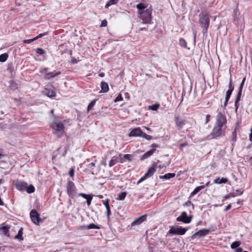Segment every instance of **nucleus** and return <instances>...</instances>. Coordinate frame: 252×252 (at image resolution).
Returning a JSON list of instances; mask_svg holds the SVG:
<instances>
[{"instance_id": "nucleus-54", "label": "nucleus", "mask_w": 252, "mask_h": 252, "mask_svg": "<svg viewBox=\"0 0 252 252\" xmlns=\"http://www.w3.org/2000/svg\"><path fill=\"white\" fill-rule=\"evenodd\" d=\"M107 22L106 20H103L102 22H101V27H106L107 26Z\"/></svg>"}, {"instance_id": "nucleus-47", "label": "nucleus", "mask_w": 252, "mask_h": 252, "mask_svg": "<svg viewBox=\"0 0 252 252\" xmlns=\"http://www.w3.org/2000/svg\"><path fill=\"white\" fill-rule=\"evenodd\" d=\"M131 155H129V154H125L124 155V158L127 159V160H131Z\"/></svg>"}, {"instance_id": "nucleus-59", "label": "nucleus", "mask_w": 252, "mask_h": 252, "mask_svg": "<svg viewBox=\"0 0 252 252\" xmlns=\"http://www.w3.org/2000/svg\"><path fill=\"white\" fill-rule=\"evenodd\" d=\"M210 116L209 115H207L206 116V124L208 123L209 120H210Z\"/></svg>"}, {"instance_id": "nucleus-23", "label": "nucleus", "mask_w": 252, "mask_h": 252, "mask_svg": "<svg viewBox=\"0 0 252 252\" xmlns=\"http://www.w3.org/2000/svg\"><path fill=\"white\" fill-rule=\"evenodd\" d=\"M136 7L138 9V14H139V13L142 12V11L146 10L145 9L146 8H147V6H145V5L142 3H140L136 5Z\"/></svg>"}, {"instance_id": "nucleus-39", "label": "nucleus", "mask_w": 252, "mask_h": 252, "mask_svg": "<svg viewBox=\"0 0 252 252\" xmlns=\"http://www.w3.org/2000/svg\"><path fill=\"white\" fill-rule=\"evenodd\" d=\"M143 138H145L147 140H150L153 138L152 136L149 135H148L146 134L145 133L143 132L142 134L141 135V136Z\"/></svg>"}, {"instance_id": "nucleus-11", "label": "nucleus", "mask_w": 252, "mask_h": 252, "mask_svg": "<svg viewBox=\"0 0 252 252\" xmlns=\"http://www.w3.org/2000/svg\"><path fill=\"white\" fill-rule=\"evenodd\" d=\"M156 168L154 167H151L148 169V171L145 174L144 176L142 177L140 180L138 181L137 184H140L147 178L153 176L154 173L156 172Z\"/></svg>"}, {"instance_id": "nucleus-27", "label": "nucleus", "mask_w": 252, "mask_h": 252, "mask_svg": "<svg viewBox=\"0 0 252 252\" xmlns=\"http://www.w3.org/2000/svg\"><path fill=\"white\" fill-rule=\"evenodd\" d=\"M23 235V229L21 228L18 233V234L15 236V238L18 239L19 241H22L23 240V237H22Z\"/></svg>"}, {"instance_id": "nucleus-35", "label": "nucleus", "mask_w": 252, "mask_h": 252, "mask_svg": "<svg viewBox=\"0 0 252 252\" xmlns=\"http://www.w3.org/2000/svg\"><path fill=\"white\" fill-rule=\"evenodd\" d=\"M240 242L239 241H235L231 245V248L232 249H237L240 246Z\"/></svg>"}, {"instance_id": "nucleus-56", "label": "nucleus", "mask_w": 252, "mask_h": 252, "mask_svg": "<svg viewBox=\"0 0 252 252\" xmlns=\"http://www.w3.org/2000/svg\"><path fill=\"white\" fill-rule=\"evenodd\" d=\"M55 95V93L54 91H52L51 92H49V94L48 95L50 97L54 96Z\"/></svg>"}, {"instance_id": "nucleus-36", "label": "nucleus", "mask_w": 252, "mask_h": 252, "mask_svg": "<svg viewBox=\"0 0 252 252\" xmlns=\"http://www.w3.org/2000/svg\"><path fill=\"white\" fill-rule=\"evenodd\" d=\"M159 107V104H155L149 106V109L153 111L157 110Z\"/></svg>"}, {"instance_id": "nucleus-15", "label": "nucleus", "mask_w": 252, "mask_h": 252, "mask_svg": "<svg viewBox=\"0 0 252 252\" xmlns=\"http://www.w3.org/2000/svg\"><path fill=\"white\" fill-rule=\"evenodd\" d=\"M210 232V229H200L198 231L195 232L192 236V238H195L196 236L203 237L209 234Z\"/></svg>"}, {"instance_id": "nucleus-53", "label": "nucleus", "mask_w": 252, "mask_h": 252, "mask_svg": "<svg viewBox=\"0 0 252 252\" xmlns=\"http://www.w3.org/2000/svg\"><path fill=\"white\" fill-rule=\"evenodd\" d=\"M230 196L234 197V196H235V195H233V194H228L227 195H225V196H224L223 197V199L222 200L223 201H224L225 199L229 198Z\"/></svg>"}, {"instance_id": "nucleus-63", "label": "nucleus", "mask_w": 252, "mask_h": 252, "mask_svg": "<svg viewBox=\"0 0 252 252\" xmlns=\"http://www.w3.org/2000/svg\"><path fill=\"white\" fill-rule=\"evenodd\" d=\"M97 197L99 198H102L103 197V195H97Z\"/></svg>"}, {"instance_id": "nucleus-42", "label": "nucleus", "mask_w": 252, "mask_h": 252, "mask_svg": "<svg viewBox=\"0 0 252 252\" xmlns=\"http://www.w3.org/2000/svg\"><path fill=\"white\" fill-rule=\"evenodd\" d=\"M236 136H237V134H236V129H234V130L232 132V141L234 142L236 141Z\"/></svg>"}, {"instance_id": "nucleus-31", "label": "nucleus", "mask_w": 252, "mask_h": 252, "mask_svg": "<svg viewBox=\"0 0 252 252\" xmlns=\"http://www.w3.org/2000/svg\"><path fill=\"white\" fill-rule=\"evenodd\" d=\"M118 1V0H109V1L106 3L105 7L108 8L111 5L116 4Z\"/></svg>"}, {"instance_id": "nucleus-38", "label": "nucleus", "mask_w": 252, "mask_h": 252, "mask_svg": "<svg viewBox=\"0 0 252 252\" xmlns=\"http://www.w3.org/2000/svg\"><path fill=\"white\" fill-rule=\"evenodd\" d=\"M1 229L3 230V232L4 235H8L9 231V227L6 226H3L1 227Z\"/></svg>"}, {"instance_id": "nucleus-48", "label": "nucleus", "mask_w": 252, "mask_h": 252, "mask_svg": "<svg viewBox=\"0 0 252 252\" xmlns=\"http://www.w3.org/2000/svg\"><path fill=\"white\" fill-rule=\"evenodd\" d=\"M35 40L34 39V38H33L30 39L24 40V42L25 43H27V44H30L31 42H32V41H34Z\"/></svg>"}, {"instance_id": "nucleus-34", "label": "nucleus", "mask_w": 252, "mask_h": 252, "mask_svg": "<svg viewBox=\"0 0 252 252\" xmlns=\"http://www.w3.org/2000/svg\"><path fill=\"white\" fill-rule=\"evenodd\" d=\"M126 192H123L119 195L118 197L117 198V199L123 200L126 198Z\"/></svg>"}, {"instance_id": "nucleus-51", "label": "nucleus", "mask_w": 252, "mask_h": 252, "mask_svg": "<svg viewBox=\"0 0 252 252\" xmlns=\"http://www.w3.org/2000/svg\"><path fill=\"white\" fill-rule=\"evenodd\" d=\"M88 195H87L84 193H79L78 194V196H82L85 199H86L87 197H88Z\"/></svg>"}, {"instance_id": "nucleus-44", "label": "nucleus", "mask_w": 252, "mask_h": 252, "mask_svg": "<svg viewBox=\"0 0 252 252\" xmlns=\"http://www.w3.org/2000/svg\"><path fill=\"white\" fill-rule=\"evenodd\" d=\"M48 34V33L47 32H44L43 33H40L38 35H37V36L35 37H34V39L36 40L45 35H46Z\"/></svg>"}, {"instance_id": "nucleus-19", "label": "nucleus", "mask_w": 252, "mask_h": 252, "mask_svg": "<svg viewBox=\"0 0 252 252\" xmlns=\"http://www.w3.org/2000/svg\"><path fill=\"white\" fill-rule=\"evenodd\" d=\"M81 227H83L84 229H101L102 227L100 225H97L94 223H90L89 225H83L81 226Z\"/></svg>"}, {"instance_id": "nucleus-26", "label": "nucleus", "mask_w": 252, "mask_h": 252, "mask_svg": "<svg viewBox=\"0 0 252 252\" xmlns=\"http://www.w3.org/2000/svg\"><path fill=\"white\" fill-rule=\"evenodd\" d=\"M9 88L11 89V90H12L13 91H15L16 90V89H18V85L17 84L14 82V81H10L9 82Z\"/></svg>"}, {"instance_id": "nucleus-28", "label": "nucleus", "mask_w": 252, "mask_h": 252, "mask_svg": "<svg viewBox=\"0 0 252 252\" xmlns=\"http://www.w3.org/2000/svg\"><path fill=\"white\" fill-rule=\"evenodd\" d=\"M25 189L26 190V191L28 193H33L35 191L34 187L32 185H31L29 186L28 187L27 186Z\"/></svg>"}, {"instance_id": "nucleus-14", "label": "nucleus", "mask_w": 252, "mask_h": 252, "mask_svg": "<svg viewBox=\"0 0 252 252\" xmlns=\"http://www.w3.org/2000/svg\"><path fill=\"white\" fill-rule=\"evenodd\" d=\"M27 185L28 184L26 182L21 180H18L15 183L17 189L21 191L25 190Z\"/></svg>"}, {"instance_id": "nucleus-16", "label": "nucleus", "mask_w": 252, "mask_h": 252, "mask_svg": "<svg viewBox=\"0 0 252 252\" xmlns=\"http://www.w3.org/2000/svg\"><path fill=\"white\" fill-rule=\"evenodd\" d=\"M147 215H144L137 219H136L134 221H133L131 223V226H133L136 225H139L144 221H145L146 219Z\"/></svg>"}, {"instance_id": "nucleus-4", "label": "nucleus", "mask_w": 252, "mask_h": 252, "mask_svg": "<svg viewBox=\"0 0 252 252\" xmlns=\"http://www.w3.org/2000/svg\"><path fill=\"white\" fill-rule=\"evenodd\" d=\"M51 127L55 131L54 133L58 137H61L64 132V126L62 122H53L51 124Z\"/></svg>"}, {"instance_id": "nucleus-24", "label": "nucleus", "mask_w": 252, "mask_h": 252, "mask_svg": "<svg viewBox=\"0 0 252 252\" xmlns=\"http://www.w3.org/2000/svg\"><path fill=\"white\" fill-rule=\"evenodd\" d=\"M245 80H246V78H244L243 79L241 84H240L239 89H238V92L237 94L238 95H242V90H243V88Z\"/></svg>"}, {"instance_id": "nucleus-52", "label": "nucleus", "mask_w": 252, "mask_h": 252, "mask_svg": "<svg viewBox=\"0 0 252 252\" xmlns=\"http://www.w3.org/2000/svg\"><path fill=\"white\" fill-rule=\"evenodd\" d=\"M69 175L70 177H73L74 175V170L73 168H71V169L69 171Z\"/></svg>"}, {"instance_id": "nucleus-7", "label": "nucleus", "mask_w": 252, "mask_h": 252, "mask_svg": "<svg viewBox=\"0 0 252 252\" xmlns=\"http://www.w3.org/2000/svg\"><path fill=\"white\" fill-rule=\"evenodd\" d=\"M30 217L32 221L35 224L39 225L43 222V220L40 218L39 214L35 209H32L30 212Z\"/></svg>"}, {"instance_id": "nucleus-60", "label": "nucleus", "mask_w": 252, "mask_h": 252, "mask_svg": "<svg viewBox=\"0 0 252 252\" xmlns=\"http://www.w3.org/2000/svg\"><path fill=\"white\" fill-rule=\"evenodd\" d=\"M235 252H243L242 249L241 248H238L235 250Z\"/></svg>"}, {"instance_id": "nucleus-46", "label": "nucleus", "mask_w": 252, "mask_h": 252, "mask_svg": "<svg viewBox=\"0 0 252 252\" xmlns=\"http://www.w3.org/2000/svg\"><path fill=\"white\" fill-rule=\"evenodd\" d=\"M106 215L108 218H109L110 214H111V210L110 206H109L108 207H106Z\"/></svg>"}, {"instance_id": "nucleus-9", "label": "nucleus", "mask_w": 252, "mask_h": 252, "mask_svg": "<svg viewBox=\"0 0 252 252\" xmlns=\"http://www.w3.org/2000/svg\"><path fill=\"white\" fill-rule=\"evenodd\" d=\"M192 218V216H188L186 212H183L181 215L176 218V220L184 223H189L191 222Z\"/></svg>"}, {"instance_id": "nucleus-5", "label": "nucleus", "mask_w": 252, "mask_h": 252, "mask_svg": "<svg viewBox=\"0 0 252 252\" xmlns=\"http://www.w3.org/2000/svg\"><path fill=\"white\" fill-rule=\"evenodd\" d=\"M187 229L180 226H171L168 232L171 235H184L185 234Z\"/></svg>"}, {"instance_id": "nucleus-49", "label": "nucleus", "mask_w": 252, "mask_h": 252, "mask_svg": "<svg viewBox=\"0 0 252 252\" xmlns=\"http://www.w3.org/2000/svg\"><path fill=\"white\" fill-rule=\"evenodd\" d=\"M95 166V164L94 163H91L87 165L88 169H93L94 167Z\"/></svg>"}, {"instance_id": "nucleus-2", "label": "nucleus", "mask_w": 252, "mask_h": 252, "mask_svg": "<svg viewBox=\"0 0 252 252\" xmlns=\"http://www.w3.org/2000/svg\"><path fill=\"white\" fill-rule=\"evenodd\" d=\"M152 9L151 7L146 8V10L139 13V17L142 19L143 24H150L152 20Z\"/></svg>"}, {"instance_id": "nucleus-33", "label": "nucleus", "mask_w": 252, "mask_h": 252, "mask_svg": "<svg viewBox=\"0 0 252 252\" xmlns=\"http://www.w3.org/2000/svg\"><path fill=\"white\" fill-rule=\"evenodd\" d=\"M238 12V9L236 8L234 10V21L237 23L236 24H239V19L237 16V13Z\"/></svg>"}, {"instance_id": "nucleus-55", "label": "nucleus", "mask_w": 252, "mask_h": 252, "mask_svg": "<svg viewBox=\"0 0 252 252\" xmlns=\"http://www.w3.org/2000/svg\"><path fill=\"white\" fill-rule=\"evenodd\" d=\"M187 146V144L186 143H182L180 145V149L182 150L183 149Z\"/></svg>"}, {"instance_id": "nucleus-1", "label": "nucleus", "mask_w": 252, "mask_h": 252, "mask_svg": "<svg viewBox=\"0 0 252 252\" xmlns=\"http://www.w3.org/2000/svg\"><path fill=\"white\" fill-rule=\"evenodd\" d=\"M199 23L202 28V33L206 34L210 25V15L206 11H202L199 15Z\"/></svg>"}, {"instance_id": "nucleus-10", "label": "nucleus", "mask_w": 252, "mask_h": 252, "mask_svg": "<svg viewBox=\"0 0 252 252\" xmlns=\"http://www.w3.org/2000/svg\"><path fill=\"white\" fill-rule=\"evenodd\" d=\"M234 87L232 85V79H231V78H230V80H229V89L226 92L225 101L224 103V108L227 105V102H228L229 99H230V97L231 95L234 90Z\"/></svg>"}, {"instance_id": "nucleus-22", "label": "nucleus", "mask_w": 252, "mask_h": 252, "mask_svg": "<svg viewBox=\"0 0 252 252\" xmlns=\"http://www.w3.org/2000/svg\"><path fill=\"white\" fill-rule=\"evenodd\" d=\"M175 176V173H167L165 174L164 175H160V179H164L166 180L169 179L170 178L174 177Z\"/></svg>"}, {"instance_id": "nucleus-41", "label": "nucleus", "mask_w": 252, "mask_h": 252, "mask_svg": "<svg viewBox=\"0 0 252 252\" xmlns=\"http://www.w3.org/2000/svg\"><path fill=\"white\" fill-rule=\"evenodd\" d=\"M36 52L39 55H43L45 53V51L42 48H38L36 49Z\"/></svg>"}, {"instance_id": "nucleus-20", "label": "nucleus", "mask_w": 252, "mask_h": 252, "mask_svg": "<svg viewBox=\"0 0 252 252\" xmlns=\"http://www.w3.org/2000/svg\"><path fill=\"white\" fill-rule=\"evenodd\" d=\"M109 91L108 85L105 82H101V91L100 93H105Z\"/></svg>"}, {"instance_id": "nucleus-3", "label": "nucleus", "mask_w": 252, "mask_h": 252, "mask_svg": "<svg viewBox=\"0 0 252 252\" xmlns=\"http://www.w3.org/2000/svg\"><path fill=\"white\" fill-rule=\"evenodd\" d=\"M226 127L215 124L211 132L213 138H215L219 136H223L225 135Z\"/></svg>"}, {"instance_id": "nucleus-29", "label": "nucleus", "mask_w": 252, "mask_h": 252, "mask_svg": "<svg viewBox=\"0 0 252 252\" xmlns=\"http://www.w3.org/2000/svg\"><path fill=\"white\" fill-rule=\"evenodd\" d=\"M8 55L7 53H4L0 55V62H5L8 59Z\"/></svg>"}, {"instance_id": "nucleus-57", "label": "nucleus", "mask_w": 252, "mask_h": 252, "mask_svg": "<svg viewBox=\"0 0 252 252\" xmlns=\"http://www.w3.org/2000/svg\"><path fill=\"white\" fill-rule=\"evenodd\" d=\"M231 207V204H229L226 207V208L224 209V211H227L229 210V209H230Z\"/></svg>"}, {"instance_id": "nucleus-21", "label": "nucleus", "mask_w": 252, "mask_h": 252, "mask_svg": "<svg viewBox=\"0 0 252 252\" xmlns=\"http://www.w3.org/2000/svg\"><path fill=\"white\" fill-rule=\"evenodd\" d=\"M228 182V179L226 178H222L220 179V177L217 178L214 181V183L215 184H225Z\"/></svg>"}, {"instance_id": "nucleus-17", "label": "nucleus", "mask_w": 252, "mask_h": 252, "mask_svg": "<svg viewBox=\"0 0 252 252\" xmlns=\"http://www.w3.org/2000/svg\"><path fill=\"white\" fill-rule=\"evenodd\" d=\"M143 133V131H142L139 127L135 128L132 129L128 134V136L130 137L131 136H139L141 137V135Z\"/></svg>"}, {"instance_id": "nucleus-12", "label": "nucleus", "mask_w": 252, "mask_h": 252, "mask_svg": "<svg viewBox=\"0 0 252 252\" xmlns=\"http://www.w3.org/2000/svg\"><path fill=\"white\" fill-rule=\"evenodd\" d=\"M61 74V71L54 70L53 72H46L44 74V79L46 80H50L57 76Z\"/></svg>"}, {"instance_id": "nucleus-58", "label": "nucleus", "mask_w": 252, "mask_h": 252, "mask_svg": "<svg viewBox=\"0 0 252 252\" xmlns=\"http://www.w3.org/2000/svg\"><path fill=\"white\" fill-rule=\"evenodd\" d=\"M144 30H145V31H147V30H148V29H147L146 28H140L139 29L138 31V32H140L142 31H144Z\"/></svg>"}, {"instance_id": "nucleus-45", "label": "nucleus", "mask_w": 252, "mask_h": 252, "mask_svg": "<svg viewBox=\"0 0 252 252\" xmlns=\"http://www.w3.org/2000/svg\"><path fill=\"white\" fill-rule=\"evenodd\" d=\"M123 100L122 96L121 94H119L114 100V102H118Z\"/></svg>"}, {"instance_id": "nucleus-13", "label": "nucleus", "mask_w": 252, "mask_h": 252, "mask_svg": "<svg viewBox=\"0 0 252 252\" xmlns=\"http://www.w3.org/2000/svg\"><path fill=\"white\" fill-rule=\"evenodd\" d=\"M151 146L153 148V149H152L150 151L146 152L141 158V160H143L146 158H148L150 157L151 155H152L153 154V153L155 152V151H156V149H155V148L158 147V145H157L155 144H153Z\"/></svg>"}, {"instance_id": "nucleus-25", "label": "nucleus", "mask_w": 252, "mask_h": 252, "mask_svg": "<svg viewBox=\"0 0 252 252\" xmlns=\"http://www.w3.org/2000/svg\"><path fill=\"white\" fill-rule=\"evenodd\" d=\"M205 187V186H200L196 187L193 191L191 193V195L193 196L197 194L200 190L204 189Z\"/></svg>"}, {"instance_id": "nucleus-18", "label": "nucleus", "mask_w": 252, "mask_h": 252, "mask_svg": "<svg viewBox=\"0 0 252 252\" xmlns=\"http://www.w3.org/2000/svg\"><path fill=\"white\" fill-rule=\"evenodd\" d=\"M175 122L176 125L177 129L179 130L181 129L183 126L186 124V121L185 120L180 119L179 117H176Z\"/></svg>"}, {"instance_id": "nucleus-43", "label": "nucleus", "mask_w": 252, "mask_h": 252, "mask_svg": "<svg viewBox=\"0 0 252 252\" xmlns=\"http://www.w3.org/2000/svg\"><path fill=\"white\" fill-rule=\"evenodd\" d=\"M116 162H117L116 160L115 159L112 158L109 161V166L110 167H112L113 165H114L116 163Z\"/></svg>"}, {"instance_id": "nucleus-62", "label": "nucleus", "mask_w": 252, "mask_h": 252, "mask_svg": "<svg viewBox=\"0 0 252 252\" xmlns=\"http://www.w3.org/2000/svg\"><path fill=\"white\" fill-rule=\"evenodd\" d=\"M99 76L100 77H104V73H103V72H101V73H100L99 74Z\"/></svg>"}, {"instance_id": "nucleus-50", "label": "nucleus", "mask_w": 252, "mask_h": 252, "mask_svg": "<svg viewBox=\"0 0 252 252\" xmlns=\"http://www.w3.org/2000/svg\"><path fill=\"white\" fill-rule=\"evenodd\" d=\"M109 199L108 198L103 201V204L105 206V207H108L109 206Z\"/></svg>"}, {"instance_id": "nucleus-37", "label": "nucleus", "mask_w": 252, "mask_h": 252, "mask_svg": "<svg viewBox=\"0 0 252 252\" xmlns=\"http://www.w3.org/2000/svg\"><path fill=\"white\" fill-rule=\"evenodd\" d=\"M96 102V99L93 100L88 105L87 107V110L89 111L95 105Z\"/></svg>"}, {"instance_id": "nucleus-64", "label": "nucleus", "mask_w": 252, "mask_h": 252, "mask_svg": "<svg viewBox=\"0 0 252 252\" xmlns=\"http://www.w3.org/2000/svg\"><path fill=\"white\" fill-rule=\"evenodd\" d=\"M210 182H208L206 184V185L205 186H209L210 185Z\"/></svg>"}, {"instance_id": "nucleus-8", "label": "nucleus", "mask_w": 252, "mask_h": 252, "mask_svg": "<svg viewBox=\"0 0 252 252\" xmlns=\"http://www.w3.org/2000/svg\"><path fill=\"white\" fill-rule=\"evenodd\" d=\"M226 122L227 121L225 115L223 114L220 112H219L216 117V122L215 124L226 127Z\"/></svg>"}, {"instance_id": "nucleus-32", "label": "nucleus", "mask_w": 252, "mask_h": 252, "mask_svg": "<svg viewBox=\"0 0 252 252\" xmlns=\"http://www.w3.org/2000/svg\"><path fill=\"white\" fill-rule=\"evenodd\" d=\"M179 44L181 46H182L183 47H184V48L187 47V44L186 40L182 38H181L179 39Z\"/></svg>"}, {"instance_id": "nucleus-61", "label": "nucleus", "mask_w": 252, "mask_h": 252, "mask_svg": "<svg viewBox=\"0 0 252 252\" xmlns=\"http://www.w3.org/2000/svg\"><path fill=\"white\" fill-rule=\"evenodd\" d=\"M47 68H44L40 70V72H44L47 70Z\"/></svg>"}, {"instance_id": "nucleus-30", "label": "nucleus", "mask_w": 252, "mask_h": 252, "mask_svg": "<svg viewBox=\"0 0 252 252\" xmlns=\"http://www.w3.org/2000/svg\"><path fill=\"white\" fill-rule=\"evenodd\" d=\"M241 97V95H239L237 94L236 100L235 101V104H234L236 111H237V109H238L239 102L240 100Z\"/></svg>"}, {"instance_id": "nucleus-40", "label": "nucleus", "mask_w": 252, "mask_h": 252, "mask_svg": "<svg viewBox=\"0 0 252 252\" xmlns=\"http://www.w3.org/2000/svg\"><path fill=\"white\" fill-rule=\"evenodd\" d=\"M92 199H93V197L91 195H89L88 197H87L86 198V199L87 200V205L88 206H89L91 204Z\"/></svg>"}, {"instance_id": "nucleus-6", "label": "nucleus", "mask_w": 252, "mask_h": 252, "mask_svg": "<svg viewBox=\"0 0 252 252\" xmlns=\"http://www.w3.org/2000/svg\"><path fill=\"white\" fill-rule=\"evenodd\" d=\"M67 194L69 197L74 198L76 194L77 189L73 182L68 180L66 185Z\"/></svg>"}]
</instances>
